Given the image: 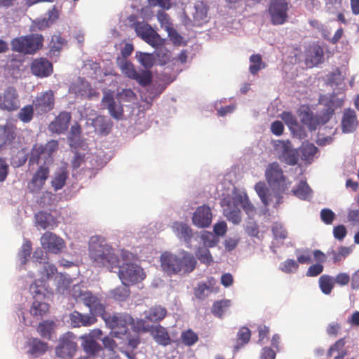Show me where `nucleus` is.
Here are the masks:
<instances>
[{
	"instance_id": "f257e3e1",
	"label": "nucleus",
	"mask_w": 359,
	"mask_h": 359,
	"mask_svg": "<svg viewBox=\"0 0 359 359\" xmlns=\"http://www.w3.org/2000/svg\"><path fill=\"white\" fill-rule=\"evenodd\" d=\"M266 180L271 189V191L264 182L255 185V189L265 206L273 205L278 208L283 203V195L287 194L291 182L284 175L283 170L277 162L269 163L265 170Z\"/></svg>"
},
{
	"instance_id": "f03ea898",
	"label": "nucleus",
	"mask_w": 359,
	"mask_h": 359,
	"mask_svg": "<svg viewBox=\"0 0 359 359\" xmlns=\"http://www.w3.org/2000/svg\"><path fill=\"white\" fill-rule=\"evenodd\" d=\"M160 262L162 270L170 276L181 272L189 274L196 269L197 264L194 256L186 251L181 252L180 257L170 252H164L160 257Z\"/></svg>"
},
{
	"instance_id": "7ed1b4c3",
	"label": "nucleus",
	"mask_w": 359,
	"mask_h": 359,
	"mask_svg": "<svg viewBox=\"0 0 359 359\" xmlns=\"http://www.w3.org/2000/svg\"><path fill=\"white\" fill-rule=\"evenodd\" d=\"M89 256L95 266L105 267L112 271L119 266V259L111 247L107 244H90Z\"/></svg>"
},
{
	"instance_id": "20e7f679",
	"label": "nucleus",
	"mask_w": 359,
	"mask_h": 359,
	"mask_svg": "<svg viewBox=\"0 0 359 359\" xmlns=\"http://www.w3.org/2000/svg\"><path fill=\"white\" fill-rule=\"evenodd\" d=\"M59 149L58 141L51 140L45 144L35 143L30 151L29 163L49 167L53 161V154Z\"/></svg>"
},
{
	"instance_id": "39448f33",
	"label": "nucleus",
	"mask_w": 359,
	"mask_h": 359,
	"mask_svg": "<svg viewBox=\"0 0 359 359\" xmlns=\"http://www.w3.org/2000/svg\"><path fill=\"white\" fill-rule=\"evenodd\" d=\"M43 41V36L39 34L21 36L11 40V49L25 55H33L42 48Z\"/></svg>"
},
{
	"instance_id": "423d86ee",
	"label": "nucleus",
	"mask_w": 359,
	"mask_h": 359,
	"mask_svg": "<svg viewBox=\"0 0 359 359\" xmlns=\"http://www.w3.org/2000/svg\"><path fill=\"white\" fill-rule=\"evenodd\" d=\"M106 325L109 327L112 337H121L128 331V326L133 323V318L127 313H114L113 315L104 313L102 316Z\"/></svg>"
},
{
	"instance_id": "0eeeda50",
	"label": "nucleus",
	"mask_w": 359,
	"mask_h": 359,
	"mask_svg": "<svg viewBox=\"0 0 359 359\" xmlns=\"http://www.w3.org/2000/svg\"><path fill=\"white\" fill-rule=\"evenodd\" d=\"M134 29L137 36L153 48L158 49L164 45V39L148 23L137 22L134 25Z\"/></svg>"
},
{
	"instance_id": "6e6552de",
	"label": "nucleus",
	"mask_w": 359,
	"mask_h": 359,
	"mask_svg": "<svg viewBox=\"0 0 359 359\" xmlns=\"http://www.w3.org/2000/svg\"><path fill=\"white\" fill-rule=\"evenodd\" d=\"M118 267V277L124 285H133L145 278L143 269L137 264L126 263Z\"/></svg>"
},
{
	"instance_id": "1a4fd4ad",
	"label": "nucleus",
	"mask_w": 359,
	"mask_h": 359,
	"mask_svg": "<svg viewBox=\"0 0 359 359\" xmlns=\"http://www.w3.org/2000/svg\"><path fill=\"white\" fill-rule=\"evenodd\" d=\"M289 3L286 0H271L268 13L273 25H281L287 21Z\"/></svg>"
},
{
	"instance_id": "9d476101",
	"label": "nucleus",
	"mask_w": 359,
	"mask_h": 359,
	"mask_svg": "<svg viewBox=\"0 0 359 359\" xmlns=\"http://www.w3.org/2000/svg\"><path fill=\"white\" fill-rule=\"evenodd\" d=\"M57 272L56 267L48 262H44L41 271V279L36 280L29 287L31 294L36 297L38 295L46 296L48 289L46 287V280L51 278Z\"/></svg>"
},
{
	"instance_id": "9b49d317",
	"label": "nucleus",
	"mask_w": 359,
	"mask_h": 359,
	"mask_svg": "<svg viewBox=\"0 0 359 359\" xmlns=\"http://www.w3.org/2000/svg\"><path fill=\"white\" fill-rule=\"evenodd\" d=\"M20 103L19 95L15 87L8 86L0 92V109L14 111L19 109Z\"/></svg>"
},
{
	"instance_id": "f8f14e48",
	"label": "nucleus",
	"mask_w": 359,
	"mask_h": 359,
	"mask_svg": "<svg viewBox=\"0 0 359 359\" xmlns=\"http://www.w3.org/2000/svg\"><path fill=\"white\" fill-rule=\"evenodd\" d=\"M137 324L140 327H142L144 332H149L158 344L165 346L170 344L171 339L164 327L160 325H149L147 324L144 320H140Z\"/></svg>"
},
{
	"instance_id": "ddd939ff",
	"label": "nucleus",
	"mask_w": 359,
	"mask_h": 359,
	"mask_svg": "<svg viewBox=\"0 0 359 359\" xmlns=\"http://www.w3.org/2000/svg\"><path fill=\"white\" fill-rule=\"evenodd\" d=\"M275 150L278 153L279 158L287 164L294 165L299 160V155L291 147L289 140H277L274 142Z\"/></svg>"
},
{
	"instance_id": "4468645a",
	"label": "nucleus",
	"mask_w": 359,
	"mask_h": 359,
	"mask_svg": "<svg viewBox=\"0 0 359 359\" xmlns=\"http://www.w3.org/2000/svg\"><path fill=\"white\" fill-rule=\"evenodd\" d=\"M77 349V344L69 335H63L55 348L56 355L61 359L72 358Z\"/></svg>"
},
{
	"instance_id": "2eb2a0df",
	"label": "nucleus",
	"mask_w": 359,
	"mask_h": 359,
	"mask_svg": "<svg viewBox=\"0 0 359 359\" xmlns=\"http://www.w3.org/2000/svg\"><path fill=\"white\" fill-rule=\"evenodd\" d=\"M49 174V167L45 165H40L28 183L27 188L29 191L33 194L39 193L48 178Z\"/></svg>"
},
{
	"instance_id": "dca6fc26",
	"label": "nucleus",
	"mask_w": 359,
	"mask_h": 359,
	"mask_svg": "<svg viewBox=\"0 0 359 359\" xmlns=\"http://www.w3.org/2000/svg\"><path fill=\"white\" fill-rule=\"evenodd\" d=\"M38 114H43L52 110L55 105V96L53 90H48L41 93L32 102Z\"/></svg>"
},
{
	"instance_id": "f3484780",
	"label": "nucleus",
	"mask_w": 359,
	"mask_h": 359,
	"mask_svg": "<svg viewBox=\"0 0 359 359\" xmlns=\"http://www.w3.org/2000/svg\"><path fill=\"white\" fill-rule=\"evenodd\" d=\"M41 244L43 249L54 254H58L65 247V243L56 234L46 231L41 238Z\"/></svg>"
},
{
	"instance_id": "a211bd4d",
	"label": "nucleus",
	"mask_w": 359,
	"mask_h": 359,
	"mask_svg": "<svg viewBox=\"0 0 359 359\" xmlns=\"http://www.w3.org/2000/svg\"><path fill=\"white\" fill-rule=\"evenodd\" d=\"M30 71L38 78H46L53 72V64L46 57L34 59L30 64Z\"/></svg>"
},
{
	"instance_id": "6ab92c4d",
	"label": "nucleus",
	"mask_w": 359,
	"mask_h": 359,
	"mask_svg": "<svg viewBox=\"0 0 359 359\" xmlns=\"http://www.w3.org/2000/svg\"><path fill=\"white\" fill-rule=\"evenodd\" d=\"M72 120V115L67 111H61L48 125V130L52 133L62 134L65 133Z\"/></svg>"
},
{
	"instance_id": "aec40b11",
	"label": "nucleus",
	"mask_w": 359,
	"mask_h": 359,
	"mask_svg": "<svg viewBox=\"0 0 359 359\" xmlns=\"http://www.w3.org/2000/svg\"><path fill=\"white\" fill-rule=\"evenodd\" d=\"M80 302L89 308L91 314L102 316L105 313L104 306L101 303L99 298L90 291L86 290Z\"/></svg>"
},
{
	"instance_id": "412c9836",
	"label": "nucleus",
	"mask_w": 359,
	"mask_h": 359,
	"mask_svg": "<svg viewBox=\"0 0 359 359\" xmlns=\"http://www.w3.org/2000/svg\"><path fill=\"white\" fill-rule=\"evenodd\" d=\"M194 224L198 227H207L212 221L210 208L205 205L198 207L193 216Z\"/></svg>"
},
{
	"instance_id": "4be33fe9",
	"label": "nucleus",
	"mask_w": 359,
	"mask_h": 359,
	"mask_svg": "<svg viewBox=\"0 0 359 359\" xmlns=\"http://www.w3.org/2000/svg\"><path fill=\"white\" fill-rule=\"evenodd\" d=\"M16 127L11 123L7 122L0 126V148L10 145L16 137Z\"/></svg>"
},
{
	"instance_id": "5701e85b",
	"label": "nucleus",
	"mask_w": 359,
	"mask_h": 359,
	"mask_svg": "<svg viewBox=\"0 0 359 359\" xmlns=\"http://www.w3.org/2000/svg\"><path fill=\"white\" fill-rule=\"evenodd\" d=\"M102 101L114 118L123 119L124 116L123 106L121 104H116L111 94L104 95Z\"/></svg>"
},
{
	"instance_id": "b1692460",
	"label": "nucleus",
	"mask_w": 359,
	"mask_h": 359,
	"mask_svg": "<svg viewBox=\"0 0 359 359\" xmlns=\"http://www.w3.org/2000/svg\"><path fill=\"white\" fill-rule=\"evenodd\" d=\"M71 323L74 327L90 326L97 321L94 314H82L74 311L70 314Z\"/></svg>"
},
{
	"instance_id": "393cba45",
	"label": "nucleus",
	"mask_w": 359,
	"mask_h": 359,
	"mask_svg": "<svg viewBox=\"0 0 359 359\" xmlns=\"http://www.w3.org/2000/svg\"><path fill=\"white\" fill-rule=\"evenodd\" d=\"M224 216L233 224H238L241 221V210L234 202L224 201L222 204Z\"/></svg>"
},
{
	"instance_id": "a878e982",
	"label": "nucleus",
	"mask_w": 359,
	"mask_h": 359,
	"mask_svg": "<svg viewBox=\"0 0 359 359\" xmlns=\"http://www.w3.org/2000/svg\"><path fill=\"white\" fill-rule=\"evenodd\" d=\"M36 225L42 229H46L48 227L52 229L57 226L54 217L49 212L39 211L34 215Z\"/></svg>"
},
{
	"instance_id": "bb28decb",
	"label": "nucleus",
	"mask_w": 359,
	"mask_h": 359,
	"mask_svg": "<svg viewBox=\"0 0 359 359\" xmlns=\"http://www.w3.org/2000/svg\"><path fill=\"white\" fill-rule=\"evenodd\" d=\"M357 123L355 111L351 109H346L341 121L343 131L346 133L353 131L356 128Z\"/></svg>"
},
{
	"instance_id": "cd10ccee",
	"label": "nucleus",
	"mask_w": 359,
	"mask_h": 359,
	"mask_svg": "<svg viewBox=\"0 0 359 359\" xmlns=\"http://www.w3.org/2000/svg\"><path fill=\"white\" fill-rule=\"evenodd\" d=\"M167 314V310L161 306H154L144 311L145 319L153 323L161 321Z\"/></svg>"
},
{
	"instance_id": "c85d7f7f",
	"label": "nucleus",
	"mask_w": 359,
	"mask_h": 359,
	"mask_svg": "<svg viewBox=\"0 0 359 359\" xmlns=\"http://www.w3.org/2000/svg\"><path fill=\"white\" fill-rule=\"evenodd\" d=\"M95 130L101 135H108L112 128V122L104 116H97L93 121Z\"/></svg>"
},
{
	"instance_id": "c756f323",
	"label": "nucleus",
	"mask_w": 359,
	"mask_h": 359,
	"mask_svg": "<svg viewBox=\"0 0 359 359\" xmlns=\"http://www.w3.org/2000/svg\"><path fill=\"white\" fill-rule=\"evenodd\" d=\"M345 339L344 338L339 339L337 341L333 344L327 351V356L332 357L334 353H337V355L333 358V359H344V357L347 355L348 351L344 348L345 347Z\"/></svg>"
},
{
	"instance_id": "7c9ffc66",
	"label": "nucleus",
	"mask_w": 359,
	"mask_h": 359,
	"mask_svg": "<svg viewBox=\"0 0 359 359\" xmlns=\"http://www.w3.org/2000/svg\"><path fill=\"white\" fill-rule=\"evenodd\" d=\"M172 229L178 238H182L185 241H189L193 236L191 229L183 222H173Z\"/></svg>"
},
{
	"instance_id": "2f4dec72",
	"label": "nucleus",
	"mask_w": 359,
	"mask_h": 359,
	"mask_svg": "<svg viewBox=\"0 0 359 359\" xmlns=\"http://www.w3.org/2000/svg\"><path fill=\"white\" fill-rule=\"evenodd\" d=\"M33 297L35 300L30 308V313L33 316L43 317L48 313L49 305L47 303L38 300L37 298L41 299H41H44L45 296L38 295L36 297L33 296Z\"/></svg>"
},
{
	"instance_id": "473e14b6",
	"label": "nucleus",
	"mask_w": 359,
	"mask_h": 359,
	"mask_svg": "<svg viewBox=\"0 0 359 359\" xmlns=\"http://www.w3.org/2000/svg\"><path fill=\"white\" fill-rule=\"evenodd\" d=\"M82 339V347L90 355H95L101 351V346L92 337H83Z\"/></svg>"
},
{
	"instance_id": "72a5a7b5",
	"label": "nucleus",
	"mask_w": 359,
	"mask_h": 359,
	"mask_svg": "<svg viewBox=\"0 0 359 359\" xmlns=\"http://www.w3.org/2000/svg\"><path fill=\"white\" fill-rule=\"evenodd\" d=\"M318 283L322 292L325 294H330L334 286V278L329 275L321 276Z\"/></svg>"
},
{
	"instance_id": "f704fd0d",
	"label": "nucleus",
	"mask_w": 359,
	"mask_h": 359,
	"mask_svg": "<svg viewBox=\"0 0 359 359\" xmlns=\"http://www.w3.org/2000/svg\"><path fill=\"white\" fill-rule=\"evenodd\" d=\"M230 306V300L222 299L217 301L212 305V313L215 316L222 318L223 317L224 313Z\"/></svg>"
},
{
	"instance_id": "c9c22d12",
	"label": "nucleus",
	"mask_w": 359,
	"mask_h": 359,
	"mask_svg": "<svg viewBox=\"0 0 359 359\" xmlns=\"http://www.w3.org/2000/svg\"><path fill=\"white\" fill-rule=\"evenodd\" d=\"M128 285L123 284L110 291L111 297L116 301H124L130 295Z\"/></svg>"
},
{
	"instance_id": "e433bc0d",
	"label": "nucleus",
	"mask_w": 359,
	"mask_h": 359,
	"mask_svg": "<svg viewBox=\"0 0 359 359\" xmlns=\"http://www.w3.org/2000/svg\"><path fill=\"white\" fill-rule=\"evenodd\" d=\"M54 322L52 320H43L39 323L37 331L41 337L50 339L51 338V332L53 330Z\"/></svg>"
},
{
	"instance_id": "4c0bfd02",
	"label": "nucleus",
	"mask_w": 359,
	"mask_h": 359,
	"mask_svg": "<svg viewBox=\"0 0 359 359\" xmlns=\"http://www.w3.org/2000/svg\"><path fill=\"white\" fill-rule=\"evenodd\" d=\"M136 57L140 65L147 69L151 68L155 62V57L151 53L137 52Z\"/></svg>"
},
{
	"instance_id": "58836bf2",
	"label": "nucleus",
	"mask_w": 359,
	"mask_h": 359,
	"mask_svg": "<svg viewBox=\"0 0 359 359\" xmlns=\"http://www.w3.org/2000/svg\"><path fill=\"white\" fill-rule=\"evenodd\" d=\"M250 61L251 65H250L249 70L253 75H256L259 70L265 67V64L263 62L262 56L259 54L251 55Z\"/></svg>"
},
{
	"instance_id": "ea45409f",
	"label": "nucleus",
	"mask_w": 359,
	"mask_h": 359,
	"mask_svg": "<svg viewBox=\"0 0 359 359\" xmlns=\"http://www.w3.org/2000/svg\"><path fill=\"white\" fill-rule=\"evenodd\" d=\"M34 113V107L32 104H27L24 106L18 114V118L23 123H29L33 117Z\"/></svg>"
},
{
	"instance_id": "a19ab883",
	"label": "nucleus",
	"mask_w": 359,
	"mask_h": 359,
	"mask_svg": "<svg viewBox=\"0 0 359 359\" xmlns=\"http://www.w3.org/2000/svg\"><path fill=\"white\" fill-rule=\"evenodd\" d=\"M318 151V148L312 143L303 144L300 149L302 159H312Z\"/></svg>"
},
{
	"instance_id": "79ce46f5",
	"label": "nucleus",
	"mask_w": 359,
	"mask_h": 359,
	"mask_svg": "<svg viewBox=\"0 0 359 359\" xmlns=\"http://www.w3.org/2000/svg\"><path fill=\"white\" fill-rule=\"evenodd\" d=\"M196 256L201 263L210 265L213 262L212 257L207 247H199L196 251Z\"/></svg>"
},
{
	"instance_id": "37998d69",
	"label": "nucleus",
	"mask_w": 359,
	"mask_h": 359,
	"mask_svg": "<svg viewBox=\"0 0 359 359\" xmlns=\"http://www.w3.org/2000/svg\"><path fill=\"white\" fill-rule=\"evenodd\" d=\"M68 178V173L64 170L55 173L52 182V187L55 191L61 189L66 184Z\"/></svg>"
},
{
	"instance_id": "c03bdc74",
	"label": "nucleus",
	"mask_w": 359,
	"mask_h": 359,
	"mask_svg": "<svg viewBox=\"0 0 359 359\" xmlns=\"http://www.w3.org/2000/svg\"><path fill=\"white\" fill-rule=\"evenodd\" d=\"M250 330L248 327H243L241 328L237 334V345L235 348L238 350L240 346L247 344L250 339Z\"/></svg>"
},
{
	"instance_id": "a18cd8bd",
	"label": "nucleus",
	"mask_w": 359,
	"mask_h": 359,
	"mask_svg": "<svg viewBox=\"0 0 359 359\" xmlns=\"http://www.w3.org/2000/svg\"><path fill=\"white\" fill-rule=\"evenodd\" d=\"M48 346L46 343L42 342L41 340L34 338L32 340L30 344V353L32 354H43L47 350Z\"/></svg>"
},
{
	"instance_id": "49530a36",
	"label": "nucleus",
	"mask_w": 359,
	"mask_h": 359,
	"mask_svg": "<svg viewBox=\"0 0 359 359\" xmlns=\"http://www.w3.org/2000/svg\"><path fill=\"white\" fill-rule=\"evenodd\" d=\"M295 253L297 258V262L299 264H311L312 262L311 250L309 248L300 250L297 249Z\"/></svg>"
},
{
	"instance_id": "de8ad7c7",
	"label": "nucleus",
	"mask_w": 359,
	"mask_h": 359,
	"mask_svg": "<svg viewBox=\"0 0 359 359\" xmlns=\"http://www.w3.org/2000/svg\"><path fill=\"white\" fill-rule=\"evenodd\" d=\"M310 187L306 182L301 181L297 187L292 190L293 194L299 198L305 199L310 194Z\"/></svg>"
},
{
	"instance_id": "09e8293b",
	"label": "nucleus",
	"mask_w": 359,
	"mask_h": 359,
	"mask_svg": "<svg viewBox=\"0 0 359 359\" xmlns=\"http://www.w3.org/2000/svg\"><path fill=\"white\" fill-rule=\"evenodd\" d=\"M133 79L142 86L145 87L151 83L152 74L150 71H142L141 73L137 72Z\"/></svg>"
},
{
	"instance_id": "8fccbe9b",
	"label": "nucleus",
	"mask_w": 359,
	"mask_h": 359,
	"mask_svg": "<svg viewBox=\"0 0 359 359\" xmlns=\"http://www.w3.org/2000/svg\"><path fill=\"white\" fill-rule=\"evenodd\" d=\"M195 13L194 18L196 20H204L208 14V8L203 1H198L195 5Z\"/></svg>"
},
{
	"instance_id": "3c124183",
	"label": "nucleus",
	"mask_w": 359,
	"mask_h": 359,
	"mask_svg": "<svg viewBox=\"0 0 359 359\" xmlns=\"http://www.w3.org/2000/svg\"><path fill=\"white\" fill-rule=\"evenodd\" d=\"M181 339L182 342L189 346L194 345L198 340V335L191 329L183 332L181 335Z\"/></svg>"
},
{
	"instance_id": "603ef678",
	"label": "nucleus",
	"mask_w": 359,
	"mask_h": 359,
	"mask_svg": "<svg viewBox=\"0 0 359 359\" xmlns=\"http://www.w3.org/2000/svg\"><path fill=\"white\" fill-rule=\"evenodd\" d=\"M210 287L208 286L206 283H199L197 287L194 289V295L198 299H205L210 293Z\"/></svg>"
},
{
	"instance_id": "864d4df0",
	"label": "nucleus",
	"mask_w": 359,
	"mask_h": 359,
	"mask_svg": "<svg viewBox=\"0 0 359 359\" xmlns=\"http://www.w3.org/2000/svg\"><path fill=\"white\" fill-rule=\"evenodd\" d=\"M299 268L297 261L293 259H287L281 263L280 269L285 273H291L296 271Z\"/></svg>"
},
{
	"instance_id": "5fc2aeb1",
	"label": "nucleus",
	"mask_w": 359,
	"mask_h": 359,
	"mask_svg": "<svg viewBox=\"0 0 359 359\" xmlns=\"http://www.w3.org/2000/svg\"><path fill=\"white\" fill-rule=\"evenodd\" d=\"M65 42L66 41L65 39L61 37L60 35H54L51 39L50 53L52 54H55L56 52L59 53L62 50Z\"/></svg>"
},
{
	"instance_id": "6e6d98bb",
	"label": "nucleus",
	"mask_w": 359,
	"mask_h": 359,
	"mask_svg": "<svg viewBox=\"0 0 359 359\" xmlns=\"http://www.w3.org/2000/svg\"><path fill=\"white\" fill-rule=\"evenodd\" d=\"M75 93L78 96L88 97L90 94L91 86L85 81H81L79 85L74 87Z\"/></svg>"
},
{
	"instance_id": "4d7b16f0",
	"label": "nucleus",
	"mask_w": 359,
	"mask_h": 359,
	"mask_svg": "<svg viewBox=\"0 0 359 359\" xmlns=\"http://www.w3.org/2000/svg\"><path fill=\"white\" fill-rule=\"evenodd\" d=\"M351 252V250L348 247L341 246L339 248L338 252L334 250H332L330 254L332 255L333 262L334 263L339 262L343 260L346 257H347Z\"/></svg>"
},
{
	"instance_id": "13d9d810",
	"label": "nucleus",
	"mask_w": 359,
	"mask_h": 359,
	"mask_svg": "<svg viewBox=\"0 0 359 359\" xmlns=\"http://www.w3.org/2000/svg\"><path fill=\"white\" fill-rule=\"evenodd\" d=\"M309 57L313 65H318L323 62V50L320 46L314 47L311 51Z\"/></svg>"
},
{
	"instance_id": "bf43d9fd",
	"label": "nucleus",
	"mask_w": 359,
	"mask_h": 359,
	"mask_svg": "<svg viewBox=\"0 0 359 359\" xmlns=\"http://www.w3.org/2000/svg\"><path fill=\"white\" fill-rule=\"evenodd\" d=\"M32 252V243L29 241H27L22 245L21 250L20 252V257L22 263L25 264L30 257Z\"/></svg>"
},
{
	"instance_id": "052dcab7",
	"label": "nucleus",
	"mask_w": 359,
	"mask_h": 359,
	"mask_svg": "<svg viewBox=\"0 0 359 359\" xmlns=\"http://www.w3.org/2000/svg\"><path fill=\"white\" fill-rule=\"evenodd\" d=\"M122 73L128 78L133 79L137 73L134 65L128 61H126L121 66Z\"/></svg>"
},
{
	"instance_id": "680f3d73",
	"label": "nucleus",
	"mask_w": 359,
	"mask_h": 359,
	"mask_svg": "<svg viewBox=\"0 0 359 359\" xmlns=\"http://www.w3.org/2000/svg\"><path fill=\"white\" fill-rule=\"evenodd\" d=\"M272 232L276 239H285L287 236V232L283 226L278 223H275L272 227Z\"/></svg>"
},
{
	"instance_id": "e2e57ef3",
	"label": "nucleus",
	"mask_w": 359,
	"mask_h": 359,
	"mask_svg": "<svg viewBox=\"0 0 359 359\" xmlns=\"http://www.w3.org/2000/svg\"><path fill=\"white\" fill-rule=\"evenodd\" d=\"M201 238L205 245L204 247H214L218 242V239L215 237V236L213 233L210 232H205L204 233L202 234Z\"/></svg>"
},
{
	"instance_id": "0e129e2a",
	"label": "nucleus",
	"mask_w": 359,
	"mask_h": 359,
	"mask_svg": "<svg viewBox=\"0 0 359 359\" xmlns=\"http://www.w3.org/2000/svg\"><path fill=\"white\" fill-rule=\"evenodd\" d=\"M156 16L161 27H165L166 30H169V29L171 28L172 24L170 22V19L167 13L163 11H158Z\"/></svg>"
},
{
	"instance_id": "69168bd1",
	"label": "nucleus",
	"mask_w": 359,
	"mask_h": 359,
	"mask_svg": "<svg viewBox=\"0 0 359 359\" xmlns=\"http://www.w3.org/2000/svg\"><path fill=\"white\" fill-rule=\"evenodd\" d=\"M335 217V215L332 210L324 208L320 212L321 220L326 224H331Z\"/></svg>"
},
{
	"instance_id": "338daca9",
	"label": "nucleus",
	"mask_w": 359,
	"mask_h": 359,
	"mask_svg": "<svg viewBox=\"0 0 359 359\" xmlns=\"http://www.w3.org/2000/svg\"><path fill=\"white\" fill-rule=\"evenodd\" d=\"M324 267L322 264L317 263L311 265L306 271V276L315 277L320 275L323 271Z\"/></svg>"
},
{
	"instance_id": "774afa93",
	"label": "nucleus",
	"mask_w": 359,
	"mask_h": 359,
	"mask_svg": "<svg viewBox=\"0 0 359 359\" xmlns=\"http://www.w3.org/2000/svg\"><path fill=\"white\" fill-rule=\"evenodd\" d=\"M333 234L336 239L342 241L347 234V230L344 225L340 224L334 227Z\"/></svg>"
}]
</instances>
